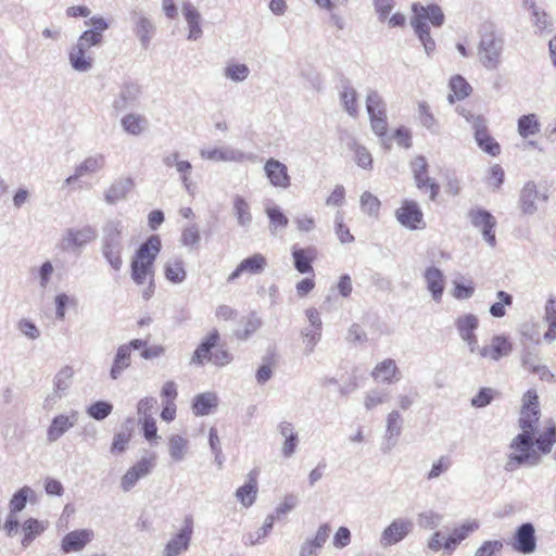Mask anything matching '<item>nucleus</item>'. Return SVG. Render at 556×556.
Returning a JSON list of instances; mask_svg holds the SVG:
<instances>
[{
  "instance_id": "obj_44",
  "label": "nucleus",
  "mask_w": 556,
  "mask_h": 556,
  "mask_svg": "<svg viewBox=\"0 0 556 556\" xmlns=\"http://www.w3.org/2000/svg\"><path fill=\"white\" fill-rule=\"evenodd\" d=\"M217 405V397L214 393L206 392L194 397L192 409L197 416L210 414V409Z\"/></svg>"
},
{
  "instance_id": "obj_14",
  "label": "nucleus",
  "mask_w": 556,
  "mask_h": 556,
  "mask_svg": "<svg viewBox=\"0 0 556 556\" xmlns=\"http://www.w3.org/2000/svg\"><path fill=\"white\" fill-rule=\"evenodd\" d=\"M264 172L274 187L287 189L291 185V178L287 166L278 160L269 159L264 165Z\"/></svg>"
},
{
  "instance_id": "obj_31",
  "label": "nucleus",
  "mask_w": 556,
  "mask_h": 556,
  "mask_svg": "<svg viewBox=\"0 0 556 556\" xmlns=\"http://www.w3.org/2000/svg\"><path fill=\"white\" fill-rule=\"evenodd\" d=\"M135 188V181L131 178H121L114 181L104 193V200L108 204H115L124 200Z\"/></svg>"
},
{
  "instance_id": "obj_50",
  "label": "nucleus",
  "mask_w": 556,
  "mask_h": 556,
  "mask_svg": "<svg viewBox=\"0 0 556 556\" xmlns=\"http://www.w3.org/2000/svg\"><path fill=\"white\" fill-rule=\"evenodd\" d=\"M418 118L424 127L430 132H439V124L433 114L430 112L429 105L422 101L418 103Z\"/></svg>"
},
{
  "instance_id": "obj_10",
  "label": "nucleus",
  "mask_w": 556,
  "mask_h": 556,
  "mask_svg": "<svg viewBox=\"0 0 556 556\" xmlns=\"http://www.w3.org/2000/svg\"><path fill=\"white\" fill-rule=\"evenodd\" d=\"M514 551L529 555L536 549L535 528L531 522L520 525L510 541Z\"/></svg>"
},
{
  "instance_id": "obj_56",
  "label": "nucleus",
  "mask_w": 556,
  "mask_h": 556,
  "mask_svg": "<svg viewBox=\"0 0 556 556\" xmlns=\"http://www.w3.org/2000/svg\"><path fill=\"white\" fill-rule=\"evenodd\" d=\"M450 88L457 98V100H463L468 97L471 92V86L468 81L460 75H456L450 80Z\"/></svg>"
},
{
  "instance_id": "obj_61",
  "label": "nucleus",
  "mask_w": 556,
  "mask_h": 556,
  "mask_svg": "<svg viewBox=\"0 0 556 556\" xmlns=\"http://www.w3.org/2000/svg\"><path fill=\"white\" fill-rule=\"evenodd\" d=\"M351 149L355 153L356 164L364 169H370L372 165V157L369 151L365 147L357 143H353Z\"/></svg>"
},
{
  "instance_id": "obj_24",
  "label": "nucleus",
  "mask_w": 556,
  "mask_h": 556,
  "mask_svg": "<svg viewBox=\"0 0 556 556\" xmlns=\"http://www.w3.org/2000/svg\"><path fill=\"white\" fill-rule=\"evenodd\" d=\"M131 349L139 350V339H134L129 342V344L121 345L117 349V353L110 371L112 379H117L124 369L130 365Z\"/></svg>"
},
{
  "instance_id": "obj_29",
  "label": "nucleus",
  "mask_w": 556,
  "mask_h": 556,
  "mask_svg": "<svg viewBox=\"0 0 556 556\" xmlns=\"http://www.w3.org/2000/svg\"><path fill=\"white\" fill-rule=\"evenodd\" d=\"M73 369L70 366L63 367L54 377V391L52 394H49L46 399V404H54L58 400H60L66 390L71 386V381L73 378Z\"/></svg>"
},
{
  "instance_id": "obj_54",
  "label": "nucleus",
  "mask_w": 556,
  "mask_h": 556,
  "mask_svg": "<svg viewBox=\"0 0 556 556\" xmlns=\"http://www.w3.org/2000/svg\"><path fill=\"white\" fill-rule=\"evenodd\" d=\"M418 189L428 188L430 190V200L434 201L440 191V186L434 179L428 176V168L416 176H414Z\"/></svg>"
},
{
  "instance_id": "obj_47",
  "label": "nucleus",
  "mask_w": 556,
  "mask_h": 556,
  "mask_svg": "<svg viewBox=\"0 0 556 556\" xmlns=\"http://www.w3.org/2000/svg\"><path fill=\"white\" fill-rule=\"evenodd\" d=\"M556 442V425L552 422L544 432H542L535 440L534 445L543 454H548Z\"/></svg>"
},
{
  "instance_id": "obj_30",
  "label": "nucleus",
  "mask_w": 556,
  "mask_h": 556,
  "mask_svg": "<svg viewBox=\"0 0 556 556\" xmlns=\"http://www.w3.org/2000/svg\"><path fill=\"white\" fill-rule=\"evenodd\" d=\"M200 155L202 159L215 162H242L245 159V154L242 151L233 148L202 149Z\"/></svg>"
},
{
  "instance_id": "obj_35",
  "label": "nucleus",
  "mask_w": 556,
  "mask_h": 556,
  "mask_svg": "<svg viewBox=\"0 0 556 556\" xmlns=\"http://www.w3.org/2000/svg\"><path fill=\"white\" fill-rule=\"evenodd\" d=\"M330 533V526L328 523H324L319 526L315 536L313 539L306 540L301 548L300 556H313L316 554V551L321 548L324 544L327 542Z\"/></svg>"
},
{
  "instance_id": "obj_42",
  "label": "nucleus",
  "mask_w": 556,
  "mask_h": 556,
  "mask_svg": "<svg viewBox=\"0 0 556 556\" xmlns=\"http://www.w3.org/2000/svg\"><path fill=\"white\" fill-rule=\"evenodd\" d=\"M530 22L539 35L549 34L554 29V20L543 8L530 15Z\"/></svg>"
},
{
  "instance_id": "obj_3",
  "label": "nucleus",
  "mask_w": 556,
  "mask_h": 556,
  "mask_svg": "<svg viewBox=\"0 0 556 556\" xmlns=\"http://www.w3.org/2000/svg\"><path fill=\"white\" fill-rule=\"evenodd\" d=\"M122 224L110 220L103 228V254L111 266L118 270L122 265L121 253Z\"/></svg>"
},
{
  "instance_id": "obj_40",
  "label": "nucleus",
  "mask_w": 556,
  "mask_h": 556,
  "mask_svg": "<svg viewBox=\"0 0 556 556\" xmlns=\"http://www.w3.org/2000/svg\"><path fill=\"white\" fill-rule=\"evenodd\" d=\"M232 211L237 218L239 226L248 228L252 223V214L250 212V204L241 195H235L232 199Z\"/></svg>"
},
{
  "instance_id": "obj_18",
  "label": "nucleus",
  "mask_w": 556,
  "mask_h": 556,
  "mask_svg": "<svg viewBox=\"0 0 556 556\" xmlns=\"http://www.w3.org/2000/svg\"><path fill=\"white\" fill-rule=\"evenodd\" d=\"M94 536L91 529H80L68 532L61 542V548L64 553L80 552L89 544Z\"/></svg>"
},
{
  "instance_id": "obj_11",
  "label": "nucleus",
  "mask_w": 556,
  "mask_h": 556,
  "mask_svg": "<svg viewBox=\"0 0 556 556\" xmlns=\"http://www.w3.org/2000/svg\"><path fill=\"white\" fill-rule=\"evenodd\" d=\"M96 238L97 230L91 226H85L80 229L68 228L60 241V248L63 251H74Z\"/></svg>"
},
{
  "instance_id": "obj_33",
  "label": "nucleus",
  "mask_w": 556,
  "mask_h": 556,
  "mask_svg": "<svg viewBox=\"0 0 556 556\" xmlns=\"http://www.w3.org/2000/svg\"><path fill=\"white\" fill-rule=\"evenodd\" d=\"M317 252L313 247L305 249L293 248L292 256L295 269L300 274H311L314 271L312 262L316 258Z\"/></svg>"
},
{
  "instance_id": "obj_46",
  "label": "nucleus",
  "mask_w": 556,
  "mask_h": 556,
  "mask_svg": "<svg viewBox=\"0 0 556 556\" xmlns=\"http://www.w3.org/2000/svg\"><path fill=\"white\" fill-rule=\"evenodd\" d=\"M540 122L535 114L522 115L518 119V134L528 138L540 132Z\"/></svg>"
},
{
  "instance_id": "obj_63",
  "label": "nucleus",
  "mask_w": 556,
  "mask_h": 556,
  "mask_svg": "<svg viewBox=\"0 0 556 556\" xmlns=\"http://www.w3.org/2000/svg\"><path fill=\"white\" fill-rule=\"evenodd\" d=\"M503 542L500 540L484 541L475 552V556H495L503 549Z\"/></svg>"
},
{
  "instance_id": "obj_55",
  "label": "nucleus",
  "mask_w": 556,
  "mask_h": 556,
  "mask_svg": "<svg viewBox=\"0 0 556 556\" xmlns=\"http://www.w3.org/2000/svg\"><path fill=\"white\" fill-rule=\"evenodd\" d=\"M275 522V516L268 515L263 523V526L255 532L249 533L247 535V545H255L258 543L262 539L267 536V534L271 531Z\"/></svg>"
},
{
  "instance_id": "obj_52",
  "label": "nucleus",
  "mask_w": 556,
  "mask_h": 556,
  "mask_svg": "<svg viewBox=\"0 0 556 556\" xmlns=\"http://www.w3.org/2000/svg\"><path fill=\"white\" fill-rule=\"evenodd\" d=\"M304 344V354L311 355L321 338V329L305 327L301 330Z\"/></svg>"
},
{
  "instance_id": "obj_13",
  "label": "nucleus",
  "mask_w": 556,
  "mask_h": 556,
  "mask_svg": "<svg viewBox=\"0 0 556 556\" xmlns=\"http://www.w3.org/2000/svg\"><path fill=\"white\" fill-rule=\"evenodd\" d=\"M192 520L186 519L185 526L173 536L165 546L164 556H178L187 551L192 535Z\"/></svg>"
},
{
  "instance_id": "obj_16",
  "label": "nucleus",
  "mask_w": 556,
  "mask_h": 556,
  "mask_svg": "<svg viewBox=\"0 0 556 556\" xmlns=\"http://www.w3.org/2000/svg\"><path fill=\"white\" fill-rule=\"evenodd\" d=\"M267 265L266 257L261 253H255L242 260L237 268L228 276V281L232 282L242 274L258 275L263 273Z\"/></svg>"
},
{
  "instance_id": "obj_60",
  "label": "nucleus",
  "mask_w": 556,
  "mask_h": 556,
  "mask_svg": "<svg viewBox=\"0 0 556 556\" xmlns=\"http://www.w3.org/2000/svg\"><path fill=\"white\" fill-rule=\"evenodd\" d=\"M361 207L368 215H377L380 208V201L369 191H365L361 195Z\"/></svg>"
},
{
  "instance_id": "obj_19",
  "label": "nucleus",
  "mask_w": 556,
  "mask_h": 556,
  "mask_svg": "<svg viewBox=\"0 0 556 556\" xmlns=\"http://www.w3.org/2000/svg\"><path fill=\"white\" fill-rule=\"evenodd\" d=\"M139 87L137 85L125 86L119 96L113 102L116 114L135 112L138 106Z\"/></svg>"
},
{
  "instance_id": "obj_25",
  "label": "nucleus",
  "mask_w": 556,
  "mask_h": 556,
  "mask_svg": "<svg viewBox=\"0 0 556 556\" xmlns=\"http://www.w3.org/2000/svg\"><path fill=\"white\" fill-rule=\"evenodd\" d=\"M219 341V333L216 329L212 330L207 337L195 349L191 362L198 365H204L211 362L213 356V349L217 346Z\"/></svg>"
},
{
  "instance_id": "obj_62",
  "label": "nucleus",
  "mask_w": 556,
  "mask_h": 556,
  "mask_svg": "<svg viewBox=\"0 0 556 556\" xmlns=\"http://www.w3.org/2000/svg\"><path fill=\"white\" fill-rule=\"evenodd\" d=\"M262 326V320L255 314L250 315L243 326L242 330H238L236 336L241 340H247L252 333L257 331Z\"/></svg>"
},
{
  "instance_id": "obj_51",
  "label": "nucleus",
  "mask_w": 556,
  "mask_h": 556,
  "mask_svg": "<svg viewBox=\"0 0 556 556\" xmlns=\"http://www.w3.org/2000/svg\"><path fill=\"white\" fill-rule=\"evenodd\" d=\"M201 241V235L198 225L191 224L181 231L180 243L189 250H195Z\"/></svg>"
},
{
  "instance_id": "obj_53",
  "label": "nucleus",
  "mask_w": 556,
  "mask_h": 556,
  "mask_svg": "<svg viewBox=\"0 0 556 556\" xmlns=\"http://www.w3.org/2000/svg\"><path fill=\"white\" fill-rule=\"evenodd\" d=\"M497 302L490 306V314L495 318L504 317L506 314L505 306H511L513 296L505 291H497Z\"/></svg>"
},
{
  "instance_id": "obj_28",
  "label": "nucleus",
  "mask_w": 556,
  "mask_h": 556,
  "mask_svg": "<svg viewBox=\"0 0 556 556\" xmlns=\"http://www.w3.org/2000/svg\"><path fill=\"white\" fill-rule=\"evenodd\" d=\"M425 280L427 289L430 291L433 301L441 302L445 288V279L443 273L437 267H429L425 271Z\"/></svg>"
},
{
  "instance_id": "obj_45",
  "label": "nucleus",
  "mask_w": 556,
  "mask_h": 556,
  "mask_svg": "<svg viewBox=\"0 0 556 556\" xmlns=\"http://www.w3.org/2000/svg\"><path fill=\"white\" fill-rule=\"evenodd\" d=\"M456 111L469 124L473 135L488 127V119L484 115L475 113L465 106H458Z\"/></svg>"
},
{
  "instance_id": "obj_23",
  "label": "nucleus",
  "mask_w": 556,
  "mask_h": 556,
  "mask_svg": "<svg viewBox=\"0 0 556 556\" xmlns=\"http://www.w3.org/2000/svg\"><path fill=\"white\" fill-rule=\"evenodd\" d=\"M371 377L377 381L392 384L401 379V372L394 359L386 358L375 366Z\"/></svg>"
},
{
  "instance_id": "obj_57",
  "label": "nucleus",
  "mask_w": 556,
  "mask_h": 556,
  "mask_svg": "<svg viewBox=\"0 0 556 556\" xmlns=\"http://www.w3.org/2000/svg\"><path fill=\"white\" fill-rule=\"evenodd\" d=\"M225 76L235 83L245 80L250 74V70L245 64L233 63L225 67Z\"/></svg>"
},
{
  "instance_id": "obj_38",
  "label": "nucleus",
  "mask_w": 556,
  "mask_h": 556,
  "mask_svg": "<svg viewBox=\"0 0 556 556\" xmlns=\"http://www.w3.org/2000/svg\"><path fill=\"white\" fill-rule=\"evenodd\" d=\"M257 496V481L255 475L250 472L249 481L237 489L236 497L244 506L250 507L254 504Z\"/></svg>"
},
{
  "instance_id": "obj_22",
  "label": "nucleus",
  "mask_w": 556,
  "mask_h": 556,
  "mask_svg": "<svg viewBox=\"0 0 556 556\" xmlns=\"http://www.w3.org/2000/svg\"><path fill=\"white\" fill-rule=\"evenodd\" d=\"M513 350L511 343L504 336H494L489 345H484L479 350V356L498 361L507 356Z\"/></svg>"
},
{
  "instance_id": "obj_34",
  "label": "nucleus",
  "mask_w": 556,
  "mask_h": 556,
  "mask_svg": "<svg viewBox=\"0 0 556 556\" xmlns=\"http://www.w3.org/2000/svg\"><path fill=\"white\" fill-rule=\"evenodd\" d=\"M540 198L536 185L528 181L521 189L519 197V207L526 215H533L538 211L535 201Z\"/></svg>"
},
{
  "instance_id": "obj_4",
  "label": "nucleus",
  "mask_w": 556,
  "mask_h": 556,
  "mask_svg": "<svg viewBox=\"0 0 556 556\" xmlns=\"http://www.w3.org/2000/svg\"><path fill=\"white\" fill-rule=\"evenodd\" d=\"M366 110L372 131L382 137L387 134V104L376 90H369L366 97Z\"/></svg>"
},
{
  "instance_id": "obj_7",
  "label": "nucleus",
  "mask_w": 556,
  "mask_h": 556,
  "mask_svg": "<svg viewBox=\"0 0 556 556\" xmlns=\"http://www.w3.org/2000/svg\"><path fill=\"white\" fill-rule=\"evenodd\" d=\"M412 10L414 13V16L410 20L412 27L419 25L422 28H429L427 21H429L434 27H441L444 24V13L442 9L435 3L428 5L414 3Z\"/></svg>"
},
{
  "instance_id": "obj_41",
  "label": "nucleus",
  "mask_w": 556,
  "mask_h": 556,
  "mask_svg": "<svg viewBox=\"0 0 556 556\" xmlns=\"http://www.w3.org/2000/svg\"><path fill=\"white\" fill-rule=\"evenodd\" d=\"M340 101L346 113L356 117L358 115L357 92L350 84H344L340 91Z\"/></svg>"
},
{
  "instance_id": "obj_32",
  "label": "nucleus",
  "mask_w": 556,
  "mask_h": 556,
  "mask_svg": "<svg viewBox=\"0 0 556 556\" xmlns=\"http://www.w3.org/2000/svg\"><path fill=\"white\" fill-rule=\"evenodd\" d=\"M182 14L189 27L188 39L198 40L203 34L199 11L191 2H184Z\"/></svg>"
},
{
  "instance_id": "obj_20",
  "label": "nucleus",
  "mask_w": 556,
  "mask_h": 556,
  "mask_svg": "<svg viewBox=\"0 0 556 556\" xmlns=\"http://www.w3.org/2000/svg\"><path fill=\"white\" fill-rule=\"evenodd\" d=\"M77 413L73 412L71 415L55 416L47 429V441L53 443L65 434L77 422Z\"/></svg>"
},
{
  "instance_id": "obj_9",
  "label": "nucleus",
  "mask_w": 556,
  "mask_h": 556,
  "mask_svg": "<svg viewBox=\"0 0 556 556\" xmlns=\"http://www.w3.org/2000/svg\"><path fill=\"white\" fill-rule=\"evenodd\" d=\"M30 493H33V490L29 486H23L12 496L10 501V513L3 525V530L10 538H13L18 533L20 522L16 514L25 508L28 495Z\"/></svg>"
},
{
  "instance_id": "obj_21",
  "label": "nucleus",
  "mask_w": 556,
  "mask_h": 556,
  "mask_svg": "<svg viewBox=\"0 0 556 556\" xmlns=\"http://www.w3.org/2000/svg\"><path fill=\"white\" fill-rule=\"evenodd\" d=\"M278 433L283 438L281 445V454L285 458H290L294 455L299 445V434L294 426L290 421H280L277 426Z\"/></svg>"
},
{
  "instance_id": "obj_43",
  "label": "nucleus",
  "mask_w": 556,
  "mask_h": 556,
  "mask_svg": "<svg viewBox=\"0 0 556 556\" xmlns=\"http://www.w3.org/2000/svg\"><path fill=\"white\" fill-rule=\"evenodd\" d=\"M265 213L269 219V230L271 235H276L279 230H283L289 225V219L279 206H266Z\"/></svg>"
},
{
  "instance_id": "obj_1",
  "label": "nucleus",
  "mask_w": 556,
  "mask_h": 556,
  "mask_svg": "<svg viewBox=\"0 0 556 556\" xmlns=\"http://www.w3.org/2000/svg\"><path fill=\"white\" fill-rule=\"evenodd\" d=\"M535 434L528 431L517 434L510 442L509 447L514 450L508 455L504 469L513 472L520 466L534 467L541 463V455L533 448Z\"/></svg>"
},
{
  "instance_id": "obj_59",
  "label": "nucleus",
  "mask_w": 556,
  "mask_h": 556,
  "mask_svg": "<svg viewBox=\"0 0 556 556\" xmlns=\"http://www.w3.org/2000/svg\"><path fill=\"white\" fill-rule=\"evenodd\" d=\"M112 410L113 405L110 402L98 401L87 408V414L96 420H103L112 413Z\"/></svg>"
},
{
  "instance_id": "obj_37",
  "label": "nucleus",
  "mask_w": 556,
  "mask_h": 556,
  "mask_svg": "<svg viewBox=\"0 0 556 556\" xmlns=\"http://www.w3.org/2000/svg\"><path fill=\"white\" fill-rule=\"evenodd\" d=\"M105 166V156L102 153H94L87 156L83 162L75 166L78 175L81 177L94 175L102 170Z\"/></svg>"
},
{
  "instance_id": "obj_2",
  "label": "nucleus",
  "mask_w": 556,
  "mask_h": 556,
  "mask_svg": "<svg viewBox=\"0 0 556 556\" xmlns=\"http://www.w3.org/2000/svg\"><path fill=\"white\" fill-rule=\"evenodd\" d=\"M504 51V38L492 27L480 35L478 56L482 66L488 71H495L501 64Z\"/></svg>"
},
{
  "instance_id": "obj_5",
  "label": "nucleus",
  "mask_w": 556,
  "mask_h": 556,
  "mask_svg": "<svg viewBox=\"0 0 556 556\" xmlns=\"http://www.w3.org/2000/svg\"><path fill=\"white\" fill-rule=\"evenodd\" d=\"M541 416L539 396L535 390H528L522 397V407L519 418V427L521 432L528 431L530 434H535L538 422Z\"/></svg>"
},
{
  "instance_id": "obj_15",
  "label": "nucleus",
  "mask_w": 556,
  "mask_h": 556,
  "mask_svg": "<svg viewBox=\"0 0 556 556\" xmlns=\"http://www.w3.org/2000/svg\"><path fill=\"white\" fill-rule=\"evenodd\" d=\"M403 418L397 410H392L386 419V442L381 450L384 454L389 453L397 444V440L402 433Z\"/></svg>"
},
{
  "instance_id": "obj_27",
  "label": "nucleus",
  "mask_w": 556,
  "mask_h": 556,
  "mask_svg": "<svg viewBox=\"0 0 556 556\" xmlns=\"http://www.w3.org/2000/svg\"><path fill=\"white\" fill-rule=\"evenodd\" d=\"M479 528L476 520L467 521L459 527L453 529L451 534L444 540L443 548L447 552H453L470 533Z\"/></svg>"
},
{
  "instance_id": "obj_8",
  "label": "nucleus",
  "mask_w": 556,
  "mask_h": 556,
  "mask_svg": "<svg viewBox=\"0 0 556 556\" xmlns=\"http://www.w3.org/2000/svg\"><path fill=\"white\" fill-rule=\"evenodd\" d=\"M414 523L408 518H395L383 529L380 535V545L383 548L402 542L413 532Z\"/></svg>"
},
{
  "instance_id": "obj_48",
  "label": "nucleus",
  "mask_w": 556,
  "mask_h": 556,
  "mask_svg": "<svg viewBox=\"0 0 556 556\" xmlns=\"http://www.w3.org/2000/svg\"><path fill=\"white\" fill-rule=\"evenodd\" d=\"M443 520V516L432 509L424 510L417 514V525L425 530L438 528Z\"/></svg>"
},
{
  "instance_id": "obj_49",
  "label": "nucleus",
  "mask_w": 556,
  "mask_h": 556,
  "mask_svg": "<svg viewBox=\"0 0 556 556\" xmlns=\"http://www.w3.org/2000/svg\"><path fill=\"white\" fill-rule=\"evenodd\" d=\"M186 270L181 260L168 261L165 264V277L173 283H180L186 279Z\"/></svg>"
},
{
  "instance_id": "obj_6",
  "label": "nucleus",
  "mask_w": 556,
  "mask_h": 556,
  "mask_svg": "<svg viewBox=\"0 0 556 556\" xmlns=\"http://www.w3.org/2000/svg\"><path fill=\"white\" fill-rule=\"evenodd\" d=\"M467 217L473 228L480 231L489 247L496 245L495 228L496 218L485 208L475 207L468 211Z\"/></svg>"
},
{
  "instance_id": "obj_17",
  "label": "nucleus",
  "mask_w": 556,
  "mask_h": 556,
  "mask_svg": "<svg viewBox=\"0 0 556 556\" xmlns=\"http://www.w3.org/2000/svg\"><path fill=\"white\" fill-rule=\"evenodd\" d=\"M395 216L397 222L408 229H417L418 224L422 222V212L415 201L405 200L396 210Z\"/></svg>"
},
{
  "instance_id": "obj_64",
  "label": "nucleus",
  "mask_w": 556,
  "mask_h": 556,
  "mask_svg": "<svg viewBox=\"0 0 556 556\" xmlns=\"http://www.w3.org/2000/svg\"><path fill=\"white\" fill-rule=\"evenodd\" d=\"M102 40V34H99L97 30L88 29L79 36L76 43L89 50L91 47L100 45Z\"/></svg>"
},
{
  "instance_id": "obj_58",
  "label": "nucleus",
  "mask_w": 556,
  "mask_h": 556,
  "mask_svg": "<svg viewBox=\"0 0 556 556\" xmlns=\"http://www.w3.org/2000/svg\"><path fill=\"white\" fill-rule=\"evenodd\" d=\"M187 440L180 435H174L169 440V455L175 462H181L185 458Z\"/></svg>"
},
{
  "instance_id": "obj_36",
  "label": "nucleus",
  "mask_w": 556,
  "mask_h": 556,
  "mask_svg": "<svg viewBox=\"0 0 556 556\" xmlns=\"http://www.w3.org/2000/svg\"><path fill=\"white\" fill-rule=\"evenodd\" d=\"M47 528V523L45 521H40L35 518L26 519L18 532L23 534L21 540V544L24 547H28L36 538H38Z\"/></svg>"
},
{
  "instance_id": "obj_39",
  "label": "nucleus",
  "mask_w": 556,
  "mask_h": 556,
  "mask_svg": "<svg viewBox=\"0 0 556 556\" xmlns=\"http://www.w3.org/2000/svg\"><path fill=\"white\" fill-rule=\"evenodd\" d=\"M455 328L460 339L476 333L479 328V318L472 313L459 315L455 319Z\"/></svg>"
},
{
  "instance_id": "obj_12",
  "label": "nucleus",
  "mask_w": 556,
  "mask_h": 556,
  "mask_svg": "<svg viewBox=\"0 0 556 556\" xmlns=\"http://www.w3.org/2000/svg\"><path fill=\"white\" fill-rule=\"evenodd\" d=\"M162 248L159 235H151L143 243H141V285H143L147 276L151 274L153 262L159 255Z\"/></svg>"
},
{
  "instance_id": "obj_26",
  "label": "nucleus",
  "mask_w": 556,
  "mask_h": 556,
  "mask_svg": "<svg viewBox=\"0 0 556 556\" xmlns=\"http://www.w3.org/2000/svg\"><path fill=\"white\" fill-rule=\"evenodd\" d=\"M68 62L72 68L79 73H87L93 66V58L84 47L75 43L68 52Z\"/></svg>"
}]
</instances>
